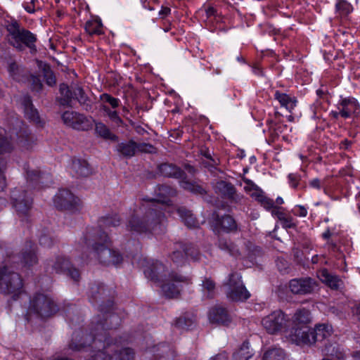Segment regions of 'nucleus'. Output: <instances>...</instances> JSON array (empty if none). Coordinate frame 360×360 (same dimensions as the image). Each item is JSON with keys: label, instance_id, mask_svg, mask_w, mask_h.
Segmentation results:
<instances>
[{"label": "nucleus", "instance_id": "1", "mask_svg": "<svg viewBox=\"0 0 360 360\" xmlns=\"http://www.w3.org/2000/svg\"><path fill=\"white\" fill-rule=\"evenodd\" d=\"M176 194V190L169 186H159L158 198L146 201L131 217L128 224L129 230L139 233L151 231L154 234H158V230L162 231V226L165 216L160 204L169 205L170 202L169 198Z\"/></svg>", "mask_w": 360, "mask_h": 360}, {"label": "nucleus", "instance_id": "2", "mask_svg": "<svg viewBox=\"0 0 360 360\" xmlns=\"http://www.w3.org/2000/svg\"><path fill=\"white\" fill-rule=\"evenodd\" d=\"M110 241L104 233H98L94 229H88L79 240L80 250L88 258L97 259L104 264H118L122 257L110 248Z\"/></svg>", "mask_w": 360, "mask_h": 360}, {"label": "nucleus", "instance_id": "3", "mask_svg": "<svg viewBox=\"0 0 360 360\" xmlns=\"http://www.w3.org/2000/svg\"><path fill=\"white\" fill-rule=\"evenodd\" d=\"M145 276L151 281L158 283L165 296L169 298L176 297L184 284L191 283V278L171 272L165 274L164 265L158 262H153L150 267L144 269Z\"/></svg>", "mask_w": 360, "mask_h": 360}, {"label": "nucleus", "instance_id": "4", "mask_svg": "<svg viewBox=\"0 0 360 360\" xmlns=\"http://www.w3.org/2000/svg\"><path fill=\"white\" fill-rule=\"evenodd\" d=\"M9 133L11 141L8 140L6 131L0 128V191L3 190L6 186V179L4 175V170L6 168L5 155L13 150V141L15 137L17 142L22 146H25V142L28 140L26 131L18 132L16 129H13Z\"/></svg>", "mask_w": 360, "mask_h": 360}, {"label": "nucleus", "instance_id": "5", "mask_svg": "<svg viewBox=\"0 0 360 360\" xmlns=\"http://www.w3.org/2000/svg\"><path fill=\"white\" fill-rule=\"evenodd\" d=\"M7 39L8 43L22 51L24 46L32 49L37 40L35 35L25 29H20V24L16 20H13L7 25Z\"/></svg>", "mask_w": 360, "mask_h": 360}, {"label": "nucleus", "instance_id": "6", "mask_svg": "<svg viewBox=\"0 0 360 360\" xmlns=\"http://www.w3.org/2000/svg\"><path fill=\"white\" fill-rule=\"evenodd\" d=\"M22 281L20 275L15 272L8 271L4 267L0 269V290L6 294L13 295V298L22 291Z\"/></svg>", "mask_w": 360, "mask_h": 360}, {"label": "nucleus", "instance_id": "7", "mask_svg": "<svg viewBox=\"0 0 360 360\" xmlns=\"http://www.w3.org/2000/svg\"><path fill=\"white\" fill-rule=\"evenodd\" d=\"M226 285L227 297L232 301L243 302L250 297V293L241 280V276L238 273L231 274Z\"/></svg>", "mask_w": 360, "mask_h": 360}, {"label": "nucleus", "instance_id": "8", "mask_svg": "<svg viewBox=\"0 0 360 360\" xmlns=\"http://www.w3.org/2000/svg\"><path fill=\"white\" fill-rule=\"evenodd\" d=\"M30 310L42 318H46L57 312L58 307L49 296L37 294L30 301Z\"/></svg>", "mask_w": 360, "mask_h": 360}, {"label": "nucleus", "instance_id": "9", "mask_svg": "<svg viewBox=\"0 0 360 360\" xmlns=\"http://www.w3.org/2000/svg\"><path fill=\"white\" fill-rule=\"evenodd\" d=\"M289 319L281 310H276L264 317L262 325L268 333L276 334L285 330Z\"/></svg>", "mask_w": 360, "mask_h": 360}, {"label": "nucleus", "instance_id": "10", "mask_svg": "<svg viewBox=\"0 0 360 360\" xmlns=\"http://www.w3.org/2000/svg\"><path fill=\"white\" fill-rule=\"evenodd\" d=\"M54 204L59 210L72 212L79 210L81 207L80 200L66 189L58 191L54 198Z\"/></svg>", "mask_w": 360, "mask_h": 360}, {"label": "nucleus", "instance_id": "11", "mask_svg": "<svg viewBox=\"0 0 360 360\" xmlns=\"http://www.w3.org/2000/svg\"><path fill=\"white\" fill-rule=\"evenodd\" d=\"M117 151L124 157L131 158L137 152L152 153L155 148L149 143H137L134 141L122 142L117 146Z\"/></svg>", "mask_w": 360, "mask_h": 360}, {"label": "nucleus", "instance_id": "12", "mask_svg": "<svg viewBox=\"0 0 360 360\" xmlns=\"http://www.w3.org/2000/svg\"><path fill=\"white\" fill-rule=\"evenodd\" d=\"M288 339L297 345L314 344L309 327L292 326L287 335Z\"/></svg>", "mask_w": 360, "mask_h": 360}, {"label": "nucleus", "instance_id": "13", "mask_svg": "<svg viewBox=\"0 0 360 360\" xmlns=\"http://www.w3.org/2000/svg\"><path fill=\"white\" fill-rule=\"evenodd\" d=\"M65 124L77 130H86L91 127V122L84 115L73 111H66L62 115Z\"/></svg>", "mask_w": 360, "mask_h": 360}, {"label": "nucleus", "instance_id": "14", "mask_svg": "<svg viewBox=\"0 0 360 360\" xmlns=\"http://www.w3.org/2000/svg\"><path fill=\"white\" fill-rule=\"evenodd\" d=\"M316 287V282L309 277L292 279L289 283L290 290L294 294H309Z\"/></svg>", "mask_w": 360, "mask_h": 360}, {"label": "nucleus", "instance_id": "15", "mask_svg": "<svg viewBox=\"0 0 360 360\" xmlns=\"http://www.w3.org/2000/svg\"><path fill=\"white\" fill-rule=\"evenodd\" d=\"M11 198L13 200V207L19 215L26 214L30 210L32 200L31 197L27 196V192L22 191L20 192L18 190L12 191Z\"/></svg>", "mask_w": 360, "mask_h": 360}, {"label": "nucleus", "instance_id": "16", "mask_svg": "<svg viewBox=\"0 0 360 360\" xmlns=\"http://www.w3.org/2000/svg\"><path fill=\"white\" fill-rule=\"evenodd\" d=\"M337 108L340 110V117L346 119L358 112L359 105L354 98H341L337 104Z\"/></svg>", "mask_w": 360, "mask_h": 360}, {"label": "nucleus", "instance_id": "17", "mask_svg": "<svg viewBox=\"0 0 360 360\" xmlns=\"http://www.w3.org/2000/svg\"><path fill=\"white\" fill-rule=\"evenodd\" d=\"M53 269L56 273H66L75 281L79 280V273L78 270L72 268L70 265L69 261L63 257H58L56 258L54 264H53Z\"/></svg>", "mask_w": 360, "mask_h": 360}, {"label": "nucleus", "instance_id": "18", "mask_svg": "<svg viewBox=\"0 0 360 360\" xmlns=\"http://www.w3.org/2000/svg\"><path fill=\"white\" fill-rule=\"evenodd\" d=\"M321 281L330 289L338 290L344 285L342 280L337 275L330 273L327 269H323L318 273Z\"/></svg>", "mask_w": 360, "mask_h": 360}, {"label": "nucleus", "instance_id": "19", "mask_svg": "<svg viewBox=\"0 0 360 360\" xmlns=\"http://www.w3.org/2000/svg\"><path fill=\"white\" fill-rule=\"evenodd\" d=\"M208 316L210 322L218 324L227 326L231 321V317L226 309L220 306L212 308Z\"/></svg>", "mask_w": 360, "mask_h": 360}, {"label": "nucleus", "instance_id": "20", "mask_svg": "<svg viewBox=\"0 0 360 360\" xmlns=\"http://www.w3.org/2000/svg\"><path fill=\"white\" fill-rule=\"evenodd\" d=\"M37 257L35 252V247L31 242L25 245V249L23 250L20 256V265L30 267L37 263Z\"/></svg>", "mask_w": 360, "mask_h": 360}, {"label": "nucleus", "instance_id": "21", "mask_svg": "<svg viewBox=\"0 0 360 360\" xmlns=\"http://www.w3.org/2000/svg\"><path fill=\"white\" fill-rule=\"evenodd\" d=\"M70 173L76 177L87 176L90 174L91 169L86 160L73 159L70 167Z\"/></svg>", "mask_w": 360, "mask_h": 360}, {"label": "nucleus", "instance_id": "22", "mask_svg": "<svg viewBox=\"0 0 360 360\" xmlns=\"http://www.w3.org/2000/svg\"><path fill=\"white\" fill-rule=\"evenodd\" d=\"M274 98L278 101L281 107L285 108L289 112H291L297 105V99L295 96H291L278 90L274 92Z\"/></svg>", "mask_w": 360, "mask_h": 360}, {"label": "nucleus", "instance_id": "23", "mask_svg": "<svg viewBox=\"0 0 360 360\" xmlns=\"http://www.w3.org/2000/svg\"><path fill=\"white\" fill-rule=\"evenodd\" d=\"M311 321L310 311L304 308L297 309L292 317V325L295 326L309 327Z\"/></svg>", "mask_w": 360, "mask_h": 360}, {"label": "nucleus", "instance_id": "24", "mask_svg": "<svg viewBox=\"0 0 360 360\" xmlns=\"http://www.w3.org/2000/svg\"><path fill=\"white\" fill-rule=\"evenodd\" d=\"M22 105L24 108L25 117L33 122L39 123L40 119L39 112L37 110L34 108L30 96H25L23 97Z\"/></svg>", "mask_w": 360, "mask_h": 360}, {"label": "nucleus", "instance_id": "25", "mask_svg": "<svg viewBox=\"0 0 360 360\" xmlns=\"http://www.w3.org/2000/svg\"><path fill=\"white\" fill-rule=\"evenodd\" d=\"M332 333V326L327 323L317 324L314 330H311V337L314 339V343L316 341H322L330 337Z\"/></svg>", "mask_w": 360, "mask_h": 360}, {"label": "nucleus", "instance_id": "26", "mask_svg": "<svg viewBox=\"0 0 360 360\" xmlns=\"http://www.w3.org/2000/svg\"><path fill=\"white\" fill-rule=\"evenodd\" d=\"M159 173L164 176L181 179L184 172L172 164L163 163L158 167Z\"/></svg>", "mask_w": 360, "mask_h": 360}, {"label": "nucleus", "instance_id": "27", "mask_svg": "<svg viewBox=\"0 0 360 360\" xmlns=\"http://www.w3.org/2000/svg\"><path fill=\"white\" fill-rule=\"evenodd\" d=\"M8 72L13 79L22 82L26 77V71L13 60L8 63Z\"/></svg>", "mask_w": 360, "mask_h": 360}, {"label": "nucleus", "instance_id": "28", "mask_svg": "<svg viewBox=\"0 0 360 360\" xmlns=\"http://www.w3.org/2000/svg\"><path fill=\"white\" fill-rule=\"evenodd\" d=\"M215 191L225 198L234 199L236 189L234 186L229 182L220 181L215 186Z\"/></svg>", "mask_w": 360, "mask_h": 360}, {"label": "nucleus", "instance_id": "29", "mask_svg": "<svg viewBox=\"0 0 360 360\" xmlns=\"http://www.w3.org/2000/svg\"><path fill=\"white\" fill-rule=\"evenodd\" d=\"M86 32L90 35H101L103 34V24L100 18H94L86 22L84 25Z\"/></svg>", "mask_w": 360, "mask_h": 360}, {"label": "nucleus", "instance_id": "30", "mask_svg": "<svg viewBox=\"0 0 360 360\" xmlns=\"http://www.w3.org/2000/svg\"><path fill=\"white\" fill-rule=\"evenodd\" d=\"M216 226L226 232L235 231L238 228L236 221L229 215H225L221 219H216Z\"/></svg>", "mask_w": 360, "mask_h": 360}, {"label": "nucleus", "instance_id": "31", "mask_svg": "<svg viewBox=\"0 0 360 360\" xmlns=\"http://www.w3.org/2000/svg\"><path fill=\"white\" fill-rule=\"evenodd\" d=\"M177 212L185 225H186L188 227L195 228L198 226V222L193 217L191 211L186 210L184 207H179L177 210Z\"/></svg>", "mask_w": 360, "mask_h": 360}, {"label": "nucleus", "instance_id": "32", "mask_svg": "<svg viewBox=\"0 0 360 360\" xmlns=\"http://www.w3.org/2000/svg\"><path fill=\"white\" fill-rule=\"evenodd\" d=\"M197 250L193 248H186L184 250V253L181 251L176 250L172 252L171 256L172 260L175 263H180L184 259V256L191 257L193 259H198Z\"/></svg>", "mask_w": 360, "mask_h": 360}, {"label": "nucleus", "instance_id": "33", "mask_svg": "<svg viewBox=\"0 0 360 360\" xmlns=\"http://www.w3.org/2000/svg\"><path fill=\"white\" fill-rule=\"evenodd\" d=\"M263 360H285V354L281 348L273 347L264 354Z\"/></svg>", "mask_w": 360, "mask_h": 360}, {"label": "nucleus", "instance_id": "34", "mask_svg": "<svg viewBox=\"0 0 360 360\" xmlns=\"http://www.w3.org/2000/svg\"><path fill=\"white\" fill-rule=\"evenodd\" d=\"M219 247L222 250L226 251L233 256L239 255L237 246L226 238H221L219 240Z\"/></svg>", "mask_w": 360, "mask_h": 360}, {"label": "nucleus", "instance_id": "35", "mask_svg": "<svg viewBox=\"0 0 360 360\" xmlns=\"http://www.w3.org/2000/svg\"><path fill=\"white\" fill-rule=\"evenodd\" d=\"M95 130L96 132L103 139L112 141L117 140V136L111 133L108 127L102 122H98L96 124Z\"/></svg>", "mask_w": 360, "mask_h": 360}, {"label": "nucleus", "instance_id": "36", "mask_svg": "<svg viewBox=\"0 0 360 360\" xmlns=\"http://www.w3.org/2000/svg\"><path fill=\"white\" fill-rule=\"evenodd\" d=\"M252 354L250 350L248 342H244L241 347L233 354V360H248Z\"/></svg>", "mask_w": 360, "mask_h": 360}, {"label": "nucleus", "instance_id": "37", "mask_svg": "<svg viewBox=\"0 0 360 360\" xmlns=\"http://www.w3.org/2000/svg\"><path fill=\"white\" fill-rule=\"evenodd\" d=\"M202 286L204 296L210 298L214 295L215 283L211 278H205L202 281Z\"/></svg>", "mask_w": 360, "mask_h": 360}, {"label": "nucleus", "instance_id": "38", "mask_svg": "<svg viewBox=\"0 0 360 360\" xmlns=\"http://www.w3.org/2000/svg\"><path fill=\"white\" fill-rule=\"evenodd\" d=\"M180 186L184 189L195 194L202 195L205 193V190L201 186L184 179L180 181Z\"/></svg>", "mask_w": 360, "mask_h": 360}, {"label": "nucleus", "instance_id": "39", "mask_svg": "<svg viewBox=\"0 0 360 360\" xmlns=\"http://www.w3.org/2000/svg\"><path fill=\"white\" fill-rule=\"evenodd\" d=\"M335 8L341 16H346L353 11L352 6L345 0H338Z\"/></svg>", "mask_w": 360, "mask_h": 360}, {"label": "nucleus", "instance_id": "40", "mask_svg": "<svg viewBox=\"0 0 360 360\" xmlns=\"http://www.w3.org/2000/svg\"><path fill=\"white\" fill-rule=\"evenodd\" d=\"M120 219L117 214L102 217L99 220V226L103 227L116 226L120 224Z\"/></svg>", "mask_w": 360, "mask_h": 360}, {"label": "nucleus", "instance_id": "41", "mask_svg": "<svg viewBox=\"0 0 360 360\" xmlns=\"http://www.w3.org/2000/svg\"><path fill=\"white\" fill-rule=\"evenodd\" d=\"M244 182L245 186H244V190L248 193L252 197L257 198V195L261 193L262 191L259 188V187L253 183L250 179H245Z\"/></svg>", "mask_w": 360, "mask_h": 360}, {"label": "nucleus", "instance_id": "42", "mask_svg": "<svg viewBox=\"0 0 360 360\" xmlns=\"http://www.w3.org/2000/svg\"><path fill=\"white\" fill-rule=\"evenodd\" d=\"M103 110L108 115L110 120L114 122L117 127L122 126L123 124V121L118 115V113L116 110H111L108 106L105 105H103Z\"/></svg>", "mask_w": 360, "mask_h": 360}, {"label": "nucleus", "instance_id": "43", "mask_svg": "<svg viewBox=\"0 0 360 360\" xmlns=\"http://www.w3.org/2000/svg\"><path fill=\"white\" fill-rule=\"evenodd\" d=\"M256 200L267 210H272L276 207L274 200L264 195L262 192L257 195Z\"/></svg>", "mask_w": 360, "mask_h": 360}, {"label": "nucleus", "instance_id": "44", "mask_svg": "<svg viewBox=\"0 0 360 360\" xmlns=\"http://www.w3.org/2000/svg\"><path fill=\"white\" fill-rule=\"evenodd\" d=\"M60 92L64 96V98L61 101L62 105H68L73 98L72 91L70 90L68 85L63 84L60 86Z\"/></svg>", "mask_w": 360, "mask_h": 360}, {"label": "nucleus", "instance_id": "45", "mask_svg": "<svg viewBox=\"0 0 360 360\" xmlns=\"http://www.w3.org/2000/svg\"><path fill=\"white\" fill-rule=\"evenodd\" d=\"M101 100L105 103H108L112 108H116L120 105V99L112 97L108 94H103L100 96Z\"/></svg>", "mask_w": 360, "mask_h": 360}, {"label": "nucleus", "instance_id": "46", "mask_svg": "<svg viewBox=\"0 0 360 360\" xmlns=\"http://www.w3.org/2000/svg\"><path fill=\"white\" fill-rule=\"evenodd\" d=\"M283 228L292 229L297 226V221L290 215H285L283 219L281 221Z\"/></svg>", "mask_w": 360, "mask_h": 360}, {"label": "nucleus", "instance_id": "47", "mask_svg": "<svg viewBox=\"0 0 360 360\" xmlns=\"http://www.w3.org/2000/svg\"><path fill=\"white\" fill-rule=\"evenodd\" d=\"M288 178L290 186L293 188H297V186L300 184V181L301 180L300 175H299L297 174L292 173L288 175Z\"/></svg>", "mask_w": 360, "mask_h": 360}, {"label": "nucleus", "instance_id": "48", "mask_svg": "<svg viewBox=\"0 0 360 360\" xmlns=\"http://www.w3.org/2000/svg\"><path fill=\"white\" fill-rule=\"evenodd\" d=\"M44 78L46 80V83L50 86H52L56 84V77L54 76V74L51 70H45L44 71Z\"/></svg>", "mask_w": 360, "mask_h": 360}, {"label": "nucleus", "instance_id": "49", "mask_svg": "<svg viewBox=\"0 0 360 360\" xmlns=\"http://www.w3.org/2000/svg\"><path fill=\"white\" fill-rule=\"evenodd\" d=\"M37 0H31L30 2L24 3L23 8L30 13H34L36 11V4H38Z\"/></svg>", "mask_w": 360, "mask_h": 360}, {"label": "nucleus", "instance_id": "50", "mask_svg": "<svg viewBox=\"0 0 360 360\" xmlns=\"http://www.w3.org/2000/svg\"><path fill=\"white\" fill-rule=\"evenodd\" d=\"M294 214L300 217H305L307 215V209L303 205H296L293 210Z\"/></svg>", "mask_w": 360, "mask_h": 360}, {"label": "nucleus", "instance_id": "51", "mask_svg": "<svg viewBox=\"0 0 360 360\" xmlns=\"http://www.w3.org/2000/svg\"><path fill=\"white\" fill-rule=\"evenodd\" d=\"M323 181L318 178L313 179L309 181V186L311 188H315L317 190H321V188L323 187Z\"/></svg>", "mask_w": 360, "mask_h": 360}, {"label": "nucleus", "instance_id": "52", "mask_svg": "<svg viewBox=\"0 0 360 360\" xmlns=\"http://www.w3.org/2000/svg\"><path fill=\"white\" fill-rule=\"evenodd\" d=\"M32 88L34 91H39L42 89V84L37 77L32 76Z\"/></svg>", "mask_w": 360, "mask_h": 360}, {"label": "nucleus", "instance_id": "53", "mask_svg": "<svg viewBox=\"0 0 360 360\" xmlns=\"http://www.w3.org/2000/svg\"><path fill=\"white\" fill-rule=\"evenodd\" d=\"M271 214L272 216L277 217L280 221L286 215V214L282 211L281 207L276 206L271 210Z\"/></svg>", "mask_w": 360, "mask_h": 360}, {"label": "nucleus", "instance_id": "54", "mask_svg": "<svg viewBox=\"0 0 360 360\" xmlns=\"http://www.w3.org/2000/svg\"><path fill=\"white\" fill-rule=\"evenodd\" d=\"M330 347H326V354H328V355H330V356H333L338 359H340L342 357V354L341 352L339 351V349L337 348L336 351L335 352L334 351V347L333 348V349H330Z\"/></svg>", "mask_w": 360, "mask_h": 360}, {"label": "nucleus", "instance_id": "55", "mask_svg": "<svg viewBox=\"0 0 360 360\" xmlns=\"http://www.w3.org/2000/svg\"><path fill=\"white\" fill-rule=\"evenodd\" d=\"M39 243L42 246L50 247L53 243V240L50 237L47 236H42L39 238Z\"/></svg>", "mask_w": 360, "mask_h": 360}, {"label": "nucleus", "instance_id": "56", "mask_svg": "<svg viewBox=\"0 0 360 360\" xmlns=\"http://www.w3.org/2000/svg\"><path fill=\"white\" fill-rule=\"evenodd\" d=\"M74 94H75V96H76L77 99L81 102L82 101H84V91L82 88L80 87H77L75 89V91H74Z\"/></svg>", "mask_w": 360, "mask_h": 360}, {"label": "nucleus", "instance_id": "57", "mask_svg": "<svg viewBox=\"0 0 360 360\" xmlns=\"http://www.w3.org/2000/svg\"><path fill=\"white\" fill-rule=\"evenodd\" d=\"M205 13L207 18H214L217 15V11L214 7L209 6L205 9Z\"/></svg>", "mask_w": 360, "mask_h": 360}, {"label": "nucleus", "instance_id": "58", "mask_svg": "<svg viewBox=\"0 0 360 360\" xmlns=\"http://www.w3.org/2000/svg\"><path fill=\"white\" fill-rule=\"evenodd\" d=\"M170 13H171L170 8H169L167 6H162L160 11H159V15L162 18H165L166 16L169 15Z\"/></svg>", "mask_w": 360, "mask_h": 360}, {"label": "nucleus", "instance_id": "59", "mask_svg": "<svg viewBox=\"0 0 360 360\" xmlns=\"http://www.w3.org/2000/svg\"><path fill=\"white\" fill-rule=\"evenodd\" d=\"M27 174V178L30 180H37L40 179V174L38 172H28Z\"/></svg>", "mask_w": 360, "mask_h": 360}, {"label": "nucleus", "instance_id": "60", "mask_svg": "<svg viewBox=\"0 0 360 360\" xmlns=\"http://www.w3.org/2000/svg\"><path fill=\"white\" fill-rule=\"evenodd\" d=\"M352 142L347 139H344L340 143V147L342 149H348L351 146Z\"/></svg>", "mask_w": 360, "mask_h": 360}, {"label": "nucleus", "instance_id": "61", "mask_svg": "<svg viewBox=\"0 0 360 360\" xmlns=\"http://www.w3.org/2000/svg\"><path fill=\"white\" fill-rule=\"evenodd\" d=\"M252 71H253L254 74H255L257 75H259V76L262 75V70L261 68L259 66H253Z\"/></svg>", "mask_w": 360, "mask_h": 360}, {"label": "nucleus", "instance_id": "62", "mask_svg": "<svg viewBox=\"0 0 360 360\" xmlns=\"http://www.w3.org/2000/svg\"><path fill=\"white\" fill-rule=\"evenodd\" d=\"M332 233L330 231L329 229H327L322 234V237L324 238V239H328L330 238Z\"/></svg>", "mask_w": 360, "mask_h": 360}, {"label": "nucleus", "instance_id": "63", "mask_svg": "<svg viewBox=\"0 0 360 360\" xmlns=\"http://www.w3.org/2000/svg\"><path fill=\"white\" fill-rule=\"evenodd\" d=\"M340 110H338L337 111H331L330 115L334 117L335 119H338L340 116Z\"/></svg>", "mask_w": 360, "mask_h": 360}, {"label": "nucleus", "instance_id": "64", "mask_svg": "<svg viewBox=\"0 0 360 360\" xmlns=\"http://www.w3.org/2000/svg\"><path fill=\"white\" fill-rule=\"evenodd\" d=\"M186 169L190 174H194V172H195L194 168L193 167L190 166V165L186 166Z\"/></svg>", "mask_w": 360, "mask_h": 360}]
</instances>
